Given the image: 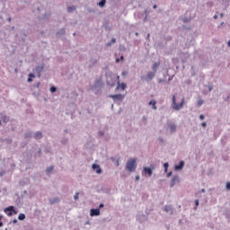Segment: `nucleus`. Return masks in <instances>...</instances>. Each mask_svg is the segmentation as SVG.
Listing matches in <instances>:
<instances>
[{
  "instance_id": "51",
  "label": "nucleus",
  "mask_w": 230,
  "mask_h": 230,
  "mask_svg": "<svg viewBox=\"0 0 230 230\" xmlns=\"http://www.w3.org/2000/svg\"><path fill=\"white\" fill-rule=\"evenodd\" d=\"M205 118H206V117H205L204 115H202V114L199 115V119H200L201 121H202L203 119H205Z\"/></svg>"
},
{
  "instance_id": "35",
  "label": "nucleus",
  "mask_w": 230,
  "mask_h": 230,
  "mask_svg": "<svg viewBox=\"0 0 230 230\" xmlns=\"http://www.w3.org/2000/svg\"><path fill=\"white\" fill-rule=\"evenodd\" d=\"M51 172H53V166H49L46 169V173H48V175H49V173H51Z\"/></svg>"
},
{
  "instance_id": "38",
  "label": "nucleus",
  "mask_w": 230,
  "mask_h": 230,
  "mask_svg": "<svg viewBox=\"0 0 230 230\" xmlns=\"http://www.w3.org/2000/svg\"><path fill=\"white\" fill-rule=\"evenodd\" d=\"M107 85H110L111 87H114V85H116V82H110L109 80H107Z\"/></svg>"
},
{
  "instance_id": "33",
  "label": "nucleus",
  "mask_w": 230,
  "mask_h": 230,
  "mask_svg": "<svg viewBox=\"0 0 230 230\" xmlns=\"http://www.w3.org/2000/svg\"><path fill=\"white\" fill-rule=\"evenodd\" d=\"M170 167V164H168V162L164 164V172L167 173L168 172V168Z\"/></svg>"
},
{
  "instance_id": "59",
  "label": "nucleus",
  "mask_w": 230,
  "mask_h": 230,
  "mask_svg": "<svg viewBox=\"0 0 230 230\" xmlns=\"http://www.w3.org/2000/svg\"><path fill=\"white\" fill-rule=\"evenodd\" d=\"M163 82H164V79H159L158 80V84H163Z\"/></svg>"
},
{
  "instance_id": "26",
  "label": "nucleus",
  "mask_w": 230,
  "mask_h": 230,
  "mask_svg": "<svg viewBox=\"0 0 230 230\" xmlns=\"http://www.w3.org/2000/svg\"><path fill=\"white\" fill-rule=\"evenodd\" d=\"M34 139H42V132L37 131V132L34 134Z\"/></svg>"
},
{
  "instance_id": "34",
  "label": "nucleus",
  "mask_w": 230,
  "mask_h": 230,
  "mask_svg": "<svg viewBox=\"0 0 230 230\" xmlns=\"http://www.w3.org/2000/svg\"><path fill=\"white\" fill-rule=\"evenodd\" d=\"M26 219V215L21 213L19 216H18V220H25Z\"/></svg>"
},
{
  "instance_id": "9",
  "label": "nucleus",
  "mask_w": 230,
  "mask_h": 230,
  "mask_svg": "<svg viewBox=\"0 0 230 230\" xmlns=\"http://www.w3.org/2000/svg\"><path fill=\"white\" fill-rule=\"evenodd\" d=\"M144 173H146L149 177H152V175L154 174V166H152V167H144Z\"/></svg>"
},
{
  "instance_id": "2",
  "label": "nucleus",
  "mask_w": 230,
  "mask_h": 230,
  "mask_svg": "<svg viewBox=\"0 0 230 230\" xmlns=\"http://www.w3.org/2000/svg\"><path fill=\"white\" fill-rule=\"evenodd\" d=\"M4 212L7 215V217H13V215H17V210H15V207L10 206L4 209Z\"/></svg>"
},
{
  "instance_id": "13",
  "label": "nucleus",
  "mask_w": 230,
  "mask_h": 230,
  "mask_svg": "<svg viewBox=\"0 0 230 230\" xmlns=\"http://www.w3.org/2000/svg\"><path fill=\"white\" fill-rule=\"evenodd\" d=\"M90 217H100V208H92L90 210Z\"/></svg>"
},
{
  "instance_id": "43",
  "label": "nucleus",
  "mask_w": 230,
  "mask_h": 230,
  "mask_svg": "<svg viewBox=\"0 0 230 230\" xmlns=\"http://www.w3.org/2000/svg\"><path fill=\"white\" fill-rule=\"evenodd\" d=\"M99 136H100V137H103V136H105V132H103V131H99Z\"/></svg>"
},
{
  "instance_id": "47",
  "label": "nucleus",
  "mask_w": 230,
  "mask_h": 230,
  "mask_svg": "<svg viewBox=\"0 0 230 230\" xmlns=\"http://www.w3.org/2000/svg\"><path fill=\"white\" fill-rule=\"evenodd\" d=\"M111 44H116V38H112L111 40Z\"/></svg>"
},
{
  "instance_id": "22",
  "label": "nucleus",
  "mask_w": 230,
  "mask_h": 230,
  "mask_svg": "<svg viewBox=\"0 0 230 230\" xmlns=\"http://www.w3.org/2000/svg\"><path fill=\"white\" fill-rule=\"evenodd\" d=\"M58 202H60V199L58 198L49 199V204H51V206H53V204H58Z\"/></svg>"
},
{
  "instance_id": "27",
  "label": "nucleus",
  "mask_w": 230,
  "mask_h": 230,
  "mask_svg": "<svg viewBox=\"0 0 230 230\" xmlns=\"http://www.w3.org/2000/svg\"><path fill=\"white\" fill-rule=\"evenodd\" d=\"M156 104H157V102H155V100L149 102V105H152L154 111H157V106H155Z\"/></svg>"
},
{
  "instance_id": "60",
  "label": "nucleus",
  "mask_w": 230,
  "mask_h": 230,
  "mask_svg": "<svg viewBox=\"0 0 230 230\" xmlns=\"http://www.w3.org/2000/svg\"><path fill=\"white\" fill-rule=\"evenodd\" d=\"M27 82H29V83L33 82V79H31V77H29V78L27 79Z\"/></svg>"
},
{
  "instance_id": "8",
  "label": "nucleus",
  "mask_w": 230,
  "mask_h": 230,
  "mask_svg": "<svg viewBox=\"0 0 230 230\" xmlns=\"http://www.w3.org/2000/svg\"><path fill=\"white\" fill-rule=\"evenodd\" d=\"M103 84L102 83V80L97 79L93 84V89H97V91H102Z\"/></svg>"
},
{
  "instance_id": "32",
  "label": "nucleus",
  "mask_w": 230,
  "mask_h": 230,
  "mask_svg": "<svg viewBox=\"0 0 230 230\" xmlns=\"http://www.w3.org/2000/svg\"><path fill=\"white\" fill-rule=\"evenodd\" d=\"M67 12L68 13H71L72 12H75L76 10V8L75 7V5L69 6L67 7Z\"/></svg>"
},
{
  "instance_id": "7",
  "label": "nucleus",
  "mask_w": 230,
  "mask_h": 230,
  "mask_svg": "<svg viewBox=\"0 0 230 230\" xmlns=\"http://www.w3.org/2000/svg\"><path fill=\"white\" fill-rule=\"evenodd\" d=\"M92 169L98 173V175H101V173H103V170H102V167H100V164H93L92 165Z\"/></svg>"
},
{
  "instance_id": "63",
  "label": "nucleus",
  "mask_w": 230,
  "mask_h": 230,
  "mask_svg": "<svg viewBox=\"0 0 230 230\" xmlns=\"http://www.w3.org/2000/svg\"><path fill=\"white\" fill-rule=\"evenodd\" d=\"M178 224H179V226H181L182 224V219H180Z\"/></svg>"
},
{
  "instance_id": "36",
  "label": "nucleus",
  "mask_w": 230,
  "mask_h": 230,
  "mask_svg": "<svg viewBox=\"0 0 230 230\" xmlns=\"http://www.w3.org/2000/svg\"><path fill=\"white\" fill-rule=\"evenodd\" d=\"M119 51L125 52L127 51V47H125V45H119Z\"/></svg>"
},
{
  "instance_id": "62",
  "label": "nucleus",
  "mask_w": 230,
  "mask_h": 230,
  "mask_svg": "<svg viewBox=\"0 0 230 230\" xmlns=\"http://www.w3.org/2000/svg\"><path fill=\"white\" fill-rule=\"evenodd\" d=\"M139 179H141V177L139 175L136 176V181H139Z\"/></svg>"
},
{
  "instance_id": "15",
  "label": "nucleus",
  "mask_w": 230,
  "mask_h": 230,
  "mask_svg": "<svg viewBox=\"0 0 230 230\" xmlns=\"http://www.w3.org/2000/svg\"><path fill=\"white\" fill-rule=\"evenodd\" d=\"M180 58H181V62H186V60H188V58H190V53L188 52H181L180 54Z\"/></svg>"
},
{
  "instance_id": "41",
  "label": "nucleus",
  "mask_w": 230,
  "mask_h": 230,
  "mask_svg": "<svg viewBox=\"0 0 230 230\" xmlns=\"http://www.w3.org/2000/svg\"><path fill=\"white\" fill-rule=\"evenodd\" d=\"M78 195H80V192H75L74 195V200H78Z\"/></svg>"
},
{
  "instance_id": "57",
  "label": "nucleus",
  "mask_w": 230,
  "mask_h": 230,
  "mask_svg": "<svg viewBox=\"0 0 230 230\" xmlns=\"http://www.w3.org/2000/svg\"><path fill=\"white\" fill-rule=\"evenodd\" d=\"M29 77L30 78H35V75L34 74H29Z\"/></svg>"
},
{
  "instance_id": "4",
  "label": "nucleus",
  "mask_w": 230,
  "mask_h": 230,
  "mask_svg": "<svg viewBox=\"0 0 230 230\" xmlns=\"http://www.w3.org/2000/svg\"><path fill=\"white\" fill-rule=\"evenodd\" d=\"M155 78V72H148L146 75H142L141 80H145V82H152Z\"/></svg>"
},
{
  "instance_id": "28",
  "label": "nucleus",
  "mask_w": 230,
  "mask_h": 230,
  "mask_svg": "<svg viewBox=\"0 0 230 230\" xmlns=\"http://www.w3.org/2000/svg\"><path fill=\"white\" fill-rule=\"evenodd\" d=\"M51 14L46 13L43 16L40 17V21H49Z\"/></svg>"
},
{
  "instance_id": "5",
  "label": "nucleus",
  "mask_w": 230,
  "mask_h": 230,
  "mask_svg": "<svg viewBox=\"0 0 230 230\" xmlns=\"http://www.w3.org/2000/svg\"><path fill=\"white\" fill-rule=\"evenodd\" d=\"M110 98H111L112 100H114V102H123V100H125V95L121 94V93H118V94H113V95H110Z\"/></svg>"
},
{
  "instance_id": "31",
  "label": "nucleus",
  "mask_w": 230,
  "mask_h": 230,
  "mask_svg": "<svg viewBox=\"0 0 230 230\" xmlns=\"http://www.w3.org/2000/svg\"><path fill=\"white\" fill-rule=\"evenodd\" d=\"M25 139H31V131H28L24 134Z\"/></svg>"
},
{
  "instance_id": "61",
  "label": "nucleus",
  "mask_w": 230,
  "mask_h": 230,
  "mask_svg": "<svg viewBox=\"0 0 230 230\" xmlns=\"http://www.w3.org/2000/svg\"><path fill=\"white\" fill-rule=\"evenodd\" d=\"M4 171H2V172H0V177H3V175H4Z\"/></svg>"
},
{
  "instance_id": "39",
  "label": "nucleus",
  "mask_w": 230,
  "mask_h": 230,
  "mask_svg": "<svg viewBox=\"0 0 230 230\" xmlns=\"http://www.w3.org/2000/svg\"><path fill=\"white\" fill-rule=\"evenodd\" d=\"M203 104H204V100L200 99L198 101V107H202Z\"/></svg>"
},
{
  "instance_id": "19",
  "label": "nucleus",
  "mask_w": 230,
  "mask_h": 230,
  "mask_svg": "<svg viewBox=\"0 0 230 230\" xmlns=\"http://www.w3.org/2000/svg\"><path fill=\"white\" fill-rule=\"evenodd\" d=\"M42 71H44V65L36 66V73L38 76H40V74L42 73Z\"/></svg>"
},
{
  "instance_id": "21",
  "label": "nucleus",
  "mask_w": 230,
  "mask_h": 230,
  "mask_svg": "<svg viewBox=\"0 0 230 230\" xmlns=\"http://www.w3.org/2000/svg\"><path fill=\"white\" fill-rule=\"evenodd\" d=\"M0 119H2L4 123H8V121H10V117L2 113L0 114Z\"/></svg>"
},
{
  "instance_id": "50",
  "label": "nucleus",
  "mask_w": 230,
  "mask_h": 230,
  "mask_svg": "<svg viewBox=\"0 0 230 230\" xmlns=\"http://www.w3.org/2000/svg\"><path fill=\"white\" fill-rule=\"evenodd\" d=\"M158 141H160V143H164V139L163 137H158Z\"/></svg>"
},
{
  "instance_id": "37",
  "label": "nucleus",
  "mask_w": 230,
  "mask_h": 230,
  "mask_svg": "<svg viewBox=\"0 0 230 230\" xmlns=\"http://www.w3.org/2000/svg\"><path fill=\"white\" fill-rule=\"evenodd\" d=\"M226 218H227V220L230 219V211L229 210H226L225 213H224Z\"/></svg>"
},
{
  "instance_id": "6",
  "label": "nucleus",
  "mask_w": 230,
  "mask_h": 230,
  "mask_svg": "<svg viewBox=\"0 0 230 230\" xmlns=\"http://www.w3.org/2000/svg\"><path fill=\"white\" fill-rule=\"evenodd\" d=\"M137 220L139 222V224H145L148 220V217L146 216L145 214H139L137 216Z\"/></svg>"
},
{
  "instance_id": "40",
  "label": "nucleus",
  "mask_w": 230,
  "mask_h": 230,
  "mask_svg": "<svg viewBox=\"0 0 230 230\" xmlns=\"http://www.w3.org/2000/svg\"><path fill=\"white\" fill-rule=\"evenodd\" d=\"M57 91V87L56 86H51L50 87V93H54Z\"/></svg>"
},
{
  "instance_id": "48",
  "label": "nucleus",
  "mask_w": 230,
  "mask_h": 230,
  "mask_svg": "<svg viewBox=\"0 0 230 230\" xmlns=\"http://www.w3.org/2000/svg\"><path fill=\"white\" fill-rule=\"evenodd\" d=\"M201 127H203L204 128H206V127H208V123L202 122V123H201Z\"/></svg>"
},
{
  "instance_id": "18",
  "label": "nucleus",
  "mask_w": 230,
  "mask_h": 230,
  "mask_svg": "<svg viewBox=\"0 0 230 230\" xmlns=\"http://www.w3.org/2000/svg\"><path fill=\"white\" fill-rule=\"evenodd\" d=\"M63 35H66V29H65V28L60 29V30L56 33V37H58V39H60V37H62Z\"/></svg>"
},
{
  "instance_id": "1",
  "label": "nucleus",
  "mask_w": 230,
  "mask_h": 230,
  "mask_svg": "<svg viewBox=\"0 0 230 230\" xmlns=\"http://www.w3.org/2000/svg\"><path fill=\"white\" fill-rule=\"evenodd\" d=\"M137 161V160L136 158H130L129 160H128L126 164V170L130 172H136V168H137V164H136Z\"/></svg>"
},
{
  "instance_id": "58",
  "label": "nucleus",
  "mask_w": 230,
  "mask_h": 230,
  "mask_svg": "<svg viewBox=\"0 0 230 230\" xmlns=\"http://www.w3.org/2000/svg\"><path fill=\"white\" fill-rule=\"evenodd\" d=\"M40 154H42V149L40 148V149L38 150V155H40Z\"/></svg>"
},
{
  "instance_id": "56",
  "label": "nucleus",
  "mask_w": 230,
  "mask_h": 230,
  "mask_svg": "<svg viewBox=\"0 0 230 230\" xmlns=\"http://www.w3.org/2000/svg\"><path fill=\"white\" fill-rule=\"evenodd\" d=\"M111 46H112V43H111V42L106 43V47H107V48H111Z\"/></svg>"
},
{
  "instance_id": "14",
  "label": "nucleus",
  "mask_w": 230,
  "mask_h": 230,
  "mask_svg": "<svg viewBox=\"0 0 230 230\" xmlns=\"http://www.w3.org/2000/svg\"><path fill=\"white\" fill-rule=\"evenodd\" d=\"M177 183H179V176L174 175L171 180L170 188H173Z\"/></svg>"
},
{
  "instance_id": "23",
  "label": "nucleus",
  "mask_w": 230,
  "mask_h": 230,
  "mask_svg": "<svg viewBox=\"0 0 230 230\" xmlns=\"http://www.w3.org/2000/svg\"><path fill=\"white\" fill-rule=\"evenodd\" d=\"M98 64V59L96 58H91L90 59V67H94Z\"/></svg>"
},
{
  "instance_id": "45",
  "label": "nucleus",
  "mask_w": 230,
  "mask_h": 230,
  "mask_svg": "<svg viewBox=\"0 0 230 230\" xmlns=\"http://www.w3.org/2000/svg\"><path fill=\"white\" fill-rule=\"evenodd\" d=\"M172 175H173V172L171 171L167 173L166 177L170 178Z\"/></svg>"
},
{
  "instance_id": "64",
  "label": "nucleus",
  "mask_w": 230,
  "mask_h": 230,
  "mask_svg": "<svg viewBox=\"0 0 230 230\" xmlns=\"http://www.w3.org/2000/svg\"><path fill=\"white\" fill-rule=\"evenodd\" d=\"M227 46L228 48H230V40L227 42Z\"/></svg>"
},
{
  "instance_id": "16",
  "label": "nucleus",
  "mask_w": 230,
  "mask_h": 230,
  "mask_svg": "<svg viewBox=\"0 0 230 230\" xmlns=\"http://www.w3.org/2000/svg\"><path fill=\"white\" fill-rule=\"evenodd\" d=\"M164 211H165V213H169L170 215H173V207L170 205H165L164 207Z\"/></svg>"
},
{
  "instance_id": "24",
  "label": "nucleus",
  "mask_w": 230,
  "mask_h": 230,
  "mask_svg": "<svg viewBox=\"0 0 230 230\" xmlns=\"http://www.w3.org/2000/svg\"><path fill=\"white\" fill-rule=\"evenodd\" d=\"M111 161L114 163L115 166H119V159L114 157V156H111Z\"/></svg>"
},
{
  "instance_id": "25",
  "label": "nucleus",
  "mask_w": 230,
  "mask_h": 230,
  "mask_svg": "<svg viewBox=\"0 0 230 230\" xmlns=\"http://www.w3.org/2000/svg\"><path fill=\"white\" fill-rule=\"evenodd\" d=\"M105 4H107V0H101L99 3H97V6H100V8H104Z\"/></svg>"
},
{
  "instance_id": "3",
  "label": "nucleus",
  "mask_w": 230,
  "mask_h": 230,
  "mask_svg": "<svg viewBox=\"0 0 230 230\" xmlns=\"http://www.w3.org/2000/svg\"><path fill=\"white\" fill-rule=\"evenodd\" d=\"M184 105V99L181 100V102L180 104H177V101L175 99V95L172 96V109L174 111H181Z\"/></svg>"
},
{
  "instance_id": "44",
  "label": "nucleus",
  "mask_w": 230,
  "mask_h": 230,
  "mask_svg": "<svg viewBox=\"0 0 230 230\" xmlns=\"http://www.w3.org/2000/svg\"><path fill=\"white\" fill-rule=\"evenodd\" d=\"M226 190H230V181H227V182H226Z\"/></svg>"
},
{
  "instance_id": "10",
  "label": "nucleus",
  "mask_w": 230,
  "mask_h": 230,
  "mask_svg": "<svg viewBox=\"0 0 230 230\" xmlns=\"http://www.w3.org/2000/svg\"><path fill=\"white\" fill-rule=\"evenodd\" d=\"M125 91V89H127V84L125 83H119V81L117 82V87H116V91Z\"/></svg>"
},
{
  "instance_id": "12",
  "label": "nucleus",
  "mask_w": 230,
  "mask_h": 230,
  "mask_svg": "<svg viewBox=\"0 0 230 230\" xmlns=\"http://www.w3.org/2000/svg\"><path fill=\"white\" fill-rule=\"evenodd\" d=\"M168 128L170 130V133L173 134L177 130V125H175V123L170 122L168 123Z\"/></svg>"
},
{
  "instance_id": "53",
  "label": "nucleus",
  "mask_w": 230,
  "mask_h": 230,
  "mask_svg": "<svg viewBox=\"0 0 230 230\" xmlns=\"http://www.w3.org/2000/svg\"><path fill=\"white\" fill-rule=\"evenodd\" d=\"M26 145H27L26 142H22V143L21 144L22 148H24V146H26Z\"/></svg>"
},
{
  "instance_id": "42",
  "label": "nucleus",
  "mask_w": 230,
  "mask_h": 230,
  "mask_svg": "<svg viewBox=\"0 0 230 230\" xmlns=\"http://www.w3.org/2000/svg\"><path fill=\"white\" fill-rule=\"evenodd\" d=\"M33 87H35L36 89H39L40 87V82L34 84Z\"/></svg>"
},
{
  "instance_id": "29",
  "label": "nucleus",
  "mask_w": 230,
  "mask_h": 230,
  "mask_svg": "<svg viewBox=\"0 0 230 230\" xmlns=\"http://www.w3.org/2000/svg\"><path fill=\"white\" fill-rule=\"evenodd\" d=\"M60 143L61 145H67V143H69V138L64 137L63 138H61Z\"/></svg>"
},
{
  "instance_id": "55",
  "label": "nucleus",
  "mask_w": 230,
  "mask_h": 230,
  "mask_svg": "<svg viewBox=\"0 0 230 230\" xmlns=\"http://www.w3.org/2000/svg\"><path fill=\"white\" fill-rule=\"evenodd\" d=\"M105 207V205L103 204V203H101L100 205H99V209H102V208H104Z\"/></svg>"
},
{
  "instance_id": "46",
  "label": "nucleus",
  "mask_w": 230,
  "mask_h": 230,
  "mask_svg": "<svg viewBox=\"0 0 230 230\" xmlns=\"http://www.w3.org/2000/svg\"><path fill=\"white\" fill-rule=\"evenodd\" d=\"M1 220H3V216L2 215H0V227H3V222Z\"/></svg>"
},
{
  "instance_id": "11",
  "label": "nucleus",
  "mask_w": 230,
  "mask_h": 230,
  "mask_svg": "<svg viewBox=\"0 0 230 230\" xmlns=\"http://www.w3.org/2000/svg\"><path fill=\"white\" fill-rule=\"evenodd\" d=\"M144 17V22H146L148 19V10H145L144 13L138 14V19H143Z\"/></svg>"
},
{
  "instance_id": "30",
  "label": "nucleus",
  "mask_w": 230,
  "mask_h": 230,
  "mask_svg": "<svg viewBox=\"0 0 230 230\" xmlns=\"http://www.w3.org/2000/svg\"><path fill=\"white\" fill-rule=\"evenodd\" d=\"M205 89H208V93H211L213 91V84H208V85H204Z\"/></svg>"
},
{
  "instance_id": "49",
  "label": "nucleus",
  "mask_w": 230,
  "mask_h": 230,
  "mask_svg": "<svg viewBox=\"0 0 230 230\" xmlns=\"http://www.w3.org/2000/svg\"><path fill=\"white\" fill-rule=\"evenodd\" d=\"M10 224H17V219H13V221H10V222H9V225H10Z\"/></svg>"
},
{
  "instance_id": "20",
  "label": "nucleus",
  "mask_w": 230,
  "mask_h": 230,
  "mask_svg": "<svg viewBox=\"0 0 230 230\" xmlns=\"http://www.w3.org/2000/svg\"><path fill=\"white\" fill-rule=\"evenodd\" d=\"M160 66H161L160 62H155V64H153L152 66L153 73H157V69H159Z\"/></svg>"
},
{
  "instance_id": "17",
  "label": "nucleus",
  "mask_w": 230,
  "mask_h": 230,
  "mask_svg": "<svg viewBox=\"0 0 230 230\" xmlns=\"http://www.w3.org/2000/svg\"><path fill=\"white\" fill-rule=\"evenodd\" d=\"M182 168H184V161H180L179 164H176L174 166V170L176 172H179V171L182 170Z\"/></svg>"
},
{
  "instance_id": "54",
  "label": "nucleus",
  "mask_w": 230,
  "mask_h": 230,
  "mask_svg": "<svg viewBox=\"0 0 230 230\" xmlns=\"http://www.w3.org/2000/svg\"><path fill=\"white\" fill-rule=\"evenodd\" d=\"M127 75H128V72H127V71L122 72V76H127Z\"/></svg>"
},
{
  "instance_id": "52",
  "label": "nucleus",
  "mask_w": 230,
  "mask_h": 230,
  "mask_svg": "<svg viewBox=\"0 0 230 230\" xmlns=\"http://www.w3.org/2000/svg\"><path fill=\"white\" fill-rule=\"evenodd\" d=\"M194 202H195V206H196V207H199V199H195V201H194Z\"/></svg>"
}]
</instances>
